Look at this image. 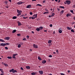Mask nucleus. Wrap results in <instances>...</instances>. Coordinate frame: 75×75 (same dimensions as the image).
<instances>
[{
    "mask_svg": "<svg viewBox=\"0 0 75 75\" xmlns=\"http://www.w3.org/2000/svg\"><path fill=\"white\" fill-rule=\"evenodd\" d=\"M65 2L67 3V4H68V5L70 4H71V1L70 0H66L65 1Z\"/></svg>",
    "mask_w": 75,
    "mask_h": 75,
    "instance_id": "1",
    "label": "nucleus"
},
{
    "mask_svg": "<svg viewBox=\"0 0 75 75\" xmlns=\"http://www.w3.org/2000/svg\"><path fill=\"white\" fill-rule=\"evenodd\" d=\"M33 47L35 48H38V46L35 44L33 45Z\"/></svg>",
    "mask_w": 75,
    "mask_h": 75,
    "instance_id": "2",
    "label": "nucleus"
},
{
    "mask_svg": "<svg viewBox=\"0 0 75 75\" xmlns=\"http://www.w3.org/2000/svg\"><path fill=\"white\" fill-rule=\"evenodd\" d=\"M4 40H10V38L9 37H6L4 38Z\"/></svg>",
    "mask_w": 75,
    "mask_h": 75,
    "instance_id": "3",
    "label": "nucleus"
},
{
    "mask_svg": "<svg viewBox=\"0 0 75 75\" xmlns=\"http://www.w3.org/2000/svg\"><path fill=\"white\" fill-rule=\"evenodd\" d=\"M6 45V44L5 43H1L0 46H2V47H4Z\"/></svg>",
    "mask_w": 75,
    "mask_h": 75,
    "instance_id": "4",
    "label": "nucleus"
},
{
    "mask_svg": "<svg viewBox=\"0 0 75 75\" xmlns=\"http://www.w3.org/2000/svg\"><path fill=\"white\" fill-rule=\"evenodd\" d=\"M59 33H62V29L60 28L59 29Z\"/></svg>",
    "mask_w": 75,
    "mask_h": 75,
    "instance_id": "5",
    "label": "nucleus"
},
{
    "mask_svg": "<svg viewBox=\"0 0 75 75\" xmlns=\"http://www.w3.org/2000/svg\"><path fill=\"white\" fill-rule=\"evenodd\" d=\"M31 7V5H28L26 6V8H30Z\"/></svg>",
    "mask_w": 75,
    "mask_h": 75,
    "instance_id": "6",
    "label": "nucleus"
},
{
    "mask_svg": "<svg viewBox=\"0 0 75 75\" xmlns=\"http://www.w3.org/2000/svg\"><path fill=\"white\" fill-rule=\"evenodd\" d=\"M23 2H21V1H20L19 2H18L17 3V4H18V5H20V4H23Z\"/></svg>",
    "mask_w": 75,
    "mask_h": 75,
    "instance_id": "7",
    "label": "nucleus"
},
{
    "mask_svg": "<svg viewBox=\"0 0 75 75\" xmlns=\"http://www.w3.org/2000/svg\"><path fill=\"white\" fill-rule=\"evenodd\" d=\"M39 72L40 73V74L41 75H42V74H43V71H39Z\"/></svg>",
    "mask_w": 75,
    "mask_h": 75,
    "instance_id": "8",
    "label": "nucleus"
},
{
    "mask_svg": "<svg viewBox=\"0 0 75 75\" xmlns=\"http://www.w3.org/2000/svg\"><path fill=\"white\" fill-rule=\"evenodd\" d=\"M47 62V61H46V60H43L42 61V64H45V63H46V62Z\"/></svg>",
    "mask_w": 75,
    "mask_h": 75,
    "instance_id": "9",
    "label": "nucleus"
},
{
    "mask_svg": "<svg viewBox=\"0 0 75 75\" xmlns=\"http://www.w3.org/2000/svg\"><path fill=\"white\" fill-rule=\"evenodd\" d=\"M17 23L18 24V25H19V26L21 25V23L20 22H19V21H18Z\"/></svg>",
    "mask_w": 75,
    "mask_h": 75,
    "instance_id": "10",
    "label": "nucleus"
},
{
    "mask_svg": "<svg viewBox=\"0 0 75 75\" xmlns=\"http://www.w3.org/2000/svg\"><path fill=\"white\" fill-rule=\"evenodd\" d=\"M17 12L18 13H21V12H22V11H19L17 9Z\"/></svg>",
    "mask_w": 75,
    "mask_h": 75,
    "instance_id": "11",
    "label": "nucleus"
},
{
    "mask_svg": "<svg viewBox=\"0 0 75 75\" xmlns=\"http://www.w3.org/2000/svg\"><path fill=\"white\" fill-rule=\"evenodd\" d=\"M71 28H72V27L69 28V27H67V29L68 30H71Z\"/></svg>",
    "mask_w": 75,
    "mask_h": 75,
    "instance_id": "12",
    "label": "nucleus"
},
{
    "mask_svg": "<svg viewBox=\"0 0 75 75\" xmlns=\"http://www.w3.org/2000/svg\"><path fill=\"white\" fill-rule=\"evenodd\" d=\"M52 42V40H49L48 41V44H51Z\"/></svg>",
    "mask_w": 75,
    "mask_h": 75,
    "instance_id": "13",
    "label": "nucleus"
},
{
    "mask_svg": "<svg viewBox=\"0 0 75 75\" xmlns=\"http://www.w3.org/2000/svg\"><path fill=\"white\" fill-rule=\"evenodd\" d=\"M15 72H17V71L16 70H13V73H15Z\"/></svg>",
    "mask_w": 75,
    "mask_h": 75,
    "instance_id": "14",
    "label": "nucleus"
},
{
    "mask_svg": "<svg viewBox=\"0 0 75 75\" xmlns=\"http://www.w3.org/2000/svg\"><path fill=\"white\" fill-rule=\"evenodd\" d=\"M0 41H1V42H4L5 41L3 39H0Z\"/></svg>",
    "mask_w": 75,
    "mask_h": 75,
    "instance_id": "15",
    "label": "nucleus"
},
{
    "mask_svg": "<svg viewBox=\"0 0 75 75\" xmlns=\"http://www.w3.org/2000/svg\"><path fill=\"white\" fill-rule=\"evenodd\" d=\"M26 68H27V69H30V66H26Z\"/></svg>",
    "mask_w": 75,
    "mask_h": 75,
    "instance_id": "16",
    "label": "nucleus"
},
{
    "mask_svg": "<svg viewBox=\"0 0 75 75\" xmlns=\"http://www.w3.org/2000/svg\"><path fill=\"white\" fill-rule=\"evenodd\" d=\"M71 16V14L69 13H68L66 15L67 17H68L69 16Z\"/></svg>",
    "mask_w": 75,
    "mask_h": 75,
    "instance_id": "17",
    "label": "nucleus"
},
{
    "mask_svg": "<svg viewBox=\"0 0 75 75\" xmlns=\"http://www.w3.org/2000/svg\"><path fill=\"white\" fill-rule=\"evenodd\" d=\"M13 70H14V69H12L11 70H10L9 71L10 72H12L13 73Z\"/></svg>",
    "mask_w": 75,
    "mask_h": 75,
    "instance_id": "18",
    "label": "nucleus"
},
{
    "mask_svg": "<svg viewBox=\"0 0 75 75\" xmlns=\"http://www.w3.org/2000/svg\"><path fill=\"white\" fill-rule=\"evenodd\" d=\"M64 10H62L60 12V14H62L64 13Z\"/></svg>",
    "mask_w": 75,
    "mask_h": 75,
    "instance_id": "19",
    "label": "nucleus"
},
{
    "mask_svg": "<svg viewBox=\"0 0 75 75\" xmlns=\"http://www.w3.org/2000/svg\"><path fill=\"white\" fill-rule=\"evenodd\" d=\"M34 17H35V18H37V14H35L33 16Z\"/></svg>",
    "mask_w": 75,
    "mask_h": 75,
    "instance_id": "20",
    "label": "nucleus"
},
{
    "mask_svg": "<svg viewBox=\"0 0 75 75\" xmlns=\"http://www.w3.org/2000/svg\"><path fill=\"white\" fill-rule=\"evenodd\" d=\"M36 30L38 32H39L40 31V29L38 28H37L36 29Z\"/></svg>",
    "mask_w": 75,
    "mask_h": 75,
    "instance_id": "21",
    "label": "nucleus"
},
{
    "mask_svg": "<svg viewBox=\"0 0 75 75\" xmlns=\"http://www.w3.org/2000/svg\"><path fill=\"white\" fill-rule=\"evenodd\" d=\"M16 30H14L13 31L12 33H16Z\"/></svg>",
    "mask_w": 75,
    "mask_h": 75,
    "instance_id": "22",
    "label": "nucleus"
},
{
    "mask_svg": "<svg viewBox=\"0 0 75 75\" xmlns=\"http://www.w3.org/2000/svg\"><path fill=\"white\" fill-rule=\"evenodd\" d=\"M0 71L2 73H3V72H3V70L1 69H0Z\"/></svg>",
    "mask_w": 75,
    "mask_h": 75,
    "instance_id": "23",
    "label": "nucleus"
},
{
    "mask_svg": "<svg viewBox=\"0 0 75 75\" xmlns=\"http://www.w3.org/2000/svg\"><path fill=\"white\" fill-rule=\"evenodd\" d=\"M38 59H39V60H40V61L42 60V59L41 58H40V57H38Z\"/></svg>",
    "mask_w": 75,
    "mask_h": 75,
    "instance_id": "24",
    "label": "nucleus"
},
{
    "mask_svg": "<svg viewBox=\"0 0 75 75\" xmlns=\"http://www.w3.org/2000/svg\"><path fill=\"white\" fill-rule=\"evenodd\" d=\"M54 16H55V13H52V17H53Z\"/></svg>",
    "mask_w": 75,
    "mask_h": 75,
    "instance_id": "25",
    "label": "nucleus"
},
{
    "mask_svg": "<svg viewBox=\"0 0 75 75\" xmlns=\"http://www.w3.org/2000/svg\"><path fill=\"white\" fill-rule=\"evenodd\" d=\"M12 18L13 19H16V18H17V17L16 16H14V17H13Z\"/></svg>",
    "mask_w": 75,
    "mask_h": 75,
    "instance_id": "26",
    "label": "nucleus"
},
{
    "mask_svg": "<svg viewBox=\"0 0 75 75\" xmlns=\"http://www.w3.org/2000/svg\"><path fill=\"white\" fill-rule=\"evenodd\" d=\"M45 11H47V12H49V11L47 9V8H45Z\"/></svg>",
    "mask_w": 75,
    "mask_h": 75,
    "instance_id": "27",
    "label": "nucleus"
},
{
    "mask_svg": "<svg viewBox=\"0 0 75 75\" xmlns=\"http://www.w3.org/2000/svg\"><path fill=\"white\" fill-rule=\"evenodd\" d=\"M7 58H8V59H11V58H12V57H8Z\"/></svg>",
    "mask_w": 75,
    "mask_h": 75,
    "instance_id": "28",
    "label": "nucleus"
},
{
    "mask_svg": "<svg viewBox=\"0 0 75 75\" xmlns=\"http://www.w3.org/2000/svg\"><path fill=\"white\" fill-rule=\"evenodd\" d=\"M42 6V5L40 4H38L36 5V6Z\"/></svg>",
    "mask_w": 75,
    "mask_h": 75,
    "instance_id": "29",
    "label": "nucleus"
},
{
    "mask_svg": "<svg viewBox=\"0 0 75 75\" xmlns=\"http://www.w3.org/2000/svg\"><path fill=\"white\" fill-rule=\"evenodd\" d=\"M71 32H72V33H75V31L73 29H71Z\"/></svg>",
    "mask_w": 75,
    "mask_h": 75,
    "instance_id": "30",
    "label": "nucleus"
},
{
    "mask_svg": "<svg viewBox=\"0 0 75 75\" xmlns=\"http://www.w3.org/2000/svg\"><path fill=\"white\" fill-rule=\"evenodd\" d=\"M18 48H20V47H21V45L19 44L18 45Z\"/></svg>",
    "mask_w": 75,
    "mask_h": 75,
    "instance_id": "31",
    "label": "nucleus"
},
{
    "mask_svg": "<svg viewBox=\"0 0 75 75\" xmlns=\"http://www.w3.org/2000/svg\"><path fill=\"white\" fill-rule=\"evenodd\" d=\"M59 8H64L65 7L64 6H59Z\"/></svg>",
    "mask_w": 75,
    "mask_h": 75,
    "instance_id": "32",
    "label": "nucleus"
},
{
    "mask_svg": "<svg viewBox=\"0 0 75 75\" xmlns=\"http://www.w3.org/2000/svg\"><path fill=\"white\" fill-rule=\"evenodd\" d=\"M32 75H35V73L34 72H33L31 73Z\"/></svg>",
    "mask_w": 75,
    "mask_h": 75,
    "instance_id": "33",
    "label": "nucleus"
},
{
    "mask_svg": "<svg viewBox=\"0 0 75 75\" xmlns=\"http://www.w3.org/2000/svg\"><path fill=\"white\" fill-rule=\"evenodd\" d=\"M70 11L71 13H72L73 14H74V11H73V10H70Z\"/></svg>",
    "mask_w": 75,
    "mask_h": 75,
    "instance_id": "34",
    "label": "nucleus"
},
{
    "mask_svg": "<svg viewBox=\"0 0 75 75\" xmlns=\"http://www.w3.org/2000/svg\"><path fill=\"white\" fill-rule=\"evenodd\" d=\"M17 35H18V37H20V36H21V35H20V34H17Z\"/></svg>",
    "mask_w": 75,
    "mask_h": 75,
    "instance_id": "35",
    "label": "nucleus"
},
{
    "mask_svg": "<svg viewBox=\"0 0 75 75\" xmlns=\"http://www.w3.org/2000/svg\"><path fill=\"white\" fill-rule=\"evenodd\" d=\"M35 17L33 16L32 17V20H33V19H35Z\"/></svg>",
    "mask_w": 75,
    "mask_h": 75,
    "instance_id": "36",
    "label": "nucleus"
},
{
    "mask_svg": "<svg viewBox=\"0 0 75 75\" xmlns=\"http://www.w3.org/2000/svg\"><path fill=\"white\" fill-rule=\"evenodd\" d=\"M4 65H5V66H6V67L8 66V65L7 64H6L4 63Z\"/></svg>",
    "mask_w": 75,
    "mask_h": 75,
    "instance_id": "37",
    "label": "nucleus"
},
{
    "mask_svg": "<svg viewBox=\"0 0 75 75\" xmlns=\"http://www.w3.org/2000/svg\"><path fill=\"white\" fill-rule=\"evenodd\" d=\"M28 18V17H23V18H24V19H26V18Z\"/></svg>",
    "mask_w": 75,
    "mask_h": 75,
    "instance_id": "38",
    "label": "nucleus"
},
{
    "mask_svg": "<svg viewBox=\"0 0 75 75\" xmlns=\"http://www.w3.org/2000/svg\"><path fill=\"white\" fill-rule=\"evenodd\" d=\"M39 28L40 30H41L42 29V27H40Z\"/></svg>",
    "mask_w": 75,
    "mask_h": 75,
    "instance_id": "39",
    "label": "nucleus"
},
{
    "mask_svg": "<svg viewBox=\"0 0 75 75\" xmlns=\"http://www.w3.org/2000/svg\"><path fill=\"white\" fill-rule=\"evenodd\" d=\"M18 54H14L13 55V56H16V55H17Z\"/></svg>",
    "mask_w": 75,
    "mask_h": 75,
    "instance_id": "40",
    "label": "nucleus"
},
{
    "mask_svg": "<svg viewBox=\"0 0 75 75\" xmlns=\"http://www.w3.org/2000/svg\"><path fill=\"white\" fill-rule=\"evenodd\" d=\"M21 13H19L17 15V16H20V15H21Z\"/></svg>",
    "mask_w": 75,
    "mask_h": 75,
    "instance_id": "41",
    "label": "nucleus"
},
{
    "mask_svg": "<svg viewBox=\"0 0 75 75\" xmlns=\"http://www.w3.org/2000/svg\"><path fill=\"white\" fill-rule=\"evenodd\" d=\"M20 44L21 45H23V42H20Z\"/></svg>",
    "mask_w": 75,
    "mask_h": 75,
    "instance_id": "42",
    "label": "nucleus"
},
{
    "mask_svg": "<svg viewBox=\"0 0 75 75\" xmlns=\"http://www.w3.org/2000/svg\"><path fill=\"white\" fill-rule=\"evenodd\" d=\"M26 38H27L28 39L29 38V36L28 35H27L26 36Z\"/></svg>",
    "mask_w": 75,
    "mask_h": 75,
    "instance_id": "43",
    "label": "nucleus"
},
{
    "mask_svg": "<svg viewBox=\"0 0 75 75\" xmlns=\"http://www.w3.org/2000/svg\"><path fill=\"white\" fill-rule=\"evenodd\" d=\"M48 17L49 18H51V17H52V15H51V16L49 15Z\"/></svg>",
    "mask_w": 75,
    "mask_h": 75,
    "instance_id": "44",
    "label": "nucleus"
},
{
    "mask_svg": "<svg viewBox=\"0 0 75 75\" xmlns=\"http://www.w3.org/2000/svg\"><path fill=\"white\" fill-rule=\"evenodd\" d=\"M23 40L24 41H25V40H26V38H24L23 39Z\"/></svg>",
    "mask_w": 75,
    "mask_h": 75,
    "instance_id": "45",
    "label": "nucleus"
},
{
    "mask_svg": "<svg viewBox=\"0 0 75 75\" xmlns=\"http://www.w3.org/2000/svg\"><path fill=\"white\" fill-rule=\"evenodd\" d=\"M50 27H52V24H50Z\"/></svg>",
    "mask_w": 75,
    "mask_h": 75,
    "instance_id": "46",
    "label": "nucleus"
},
{
    "mask_svg": "<svg viewBox=\"0 0 75 75\" xmlns=\"http://www.w3.org/2000/svg\"><path fill=\"white\" fill-rule=\"evenodd\" d=\"M47 60L48 61V62H50V59H48Z\"/></svg>",
    "mask_w": 75,
    "mask_h": 75,
    "instance_id": "47",
    "label": "nucleus"
},
{
    "mask_svg": "<svg viewBox=\"0 0 75 75\" xmlns=\"http://www.w3.org/2000/svg\"><path fill=\"white\" fill-rule=\"evenodd\" d=\"M73 8H75V4H74L73 5Z\"/></svg>",
    "mask_w": 75,
    "mask_h": 75,
    "instance_id": "48",
    "label": "nucleus"
},
{
    "mask_svg": "<svg viewBox=\"0 0 75 75\" xmlns=\"http://www.w3.org/2000/svg\"><path fill=\"white\" fill-rule=\"evenodd\" d=\"M5 49H6V50H8V47H5Z\"/></svg>",
    "mask_w": 75,
    "mask_h": 75,
    "instance_id": "49",
    "label": "nucleus"
},
{
    "mask_svg": "<svg viewBox=\"0 0 75 75\" xmlns=\"http://www.w3.org/2000/svg\"><path fill=\"white\" fill-rule=\"evenodd\" d=\"M56 52L57 54L58 53V50H56Z\"/></svg>",
    "mask_w": 75,
    "mask_h": 75,
    "instance_id": "50",
    "label": "nucleus"
},
{
    "mask_svg": "<svg viewBox=\"0 0 75 75\" xmlns=\"http://www.w3.org/2000/svg\"><path fill=\"white\" fill-rule=\"evenodd\" d=\"M52 57V55H50L49 56V57H50V58H51Z\"/></svg>",
    "mask_w": 75,
    "mask_h": 75,
    "instance_id": "51",
    "label": "nucleus"
},
{
    "mask_svg": "<svg viewBox=\"0 0 75 75\" xmlns=\"http://www.w3.org/2000/svg\"><path fill=\"white\" fill-rule=\"evenodd\" d=\"M30 15H32L33 14V13H32V12H30Z\"/></svg>",
    "mask_w": 75,
    "mask_h": 75,
    "instance_id": "52",
    "label": "nucleus"
},
{
    "mask_svg": "<svg viewBox=\"0 0 75 75\" xmlns=\"http://www.w3.org/2000/svg\"><path fill=\"white\" fill-rule=\"evenodd\" d=\"M21 69L22 71H23V70H24V69H23V68L22 67H21Z\"/></svg>",
    "mask_w": 75,
    "mask_h": 75,
    "instance_id": "53",
    "label": "nucleus"
},
{
    "mask_svg": "<svg viewBox=\"0 0 75 75\" xmlns=\"http://www.w3.org/2000/svg\"><path fill=\"white\" fill-rule=\"evenodd\" d=\"M12 58H14V59H15V58H16V57H15V56H13L12 57Z\"/></svg>",
    "mask_w": 75,
    "mask_h": 75,
    "instance_id": "54",
    "label": "nucleus"
},
{
    "mask_svg": "<svg viewBox=\"0 0 75 75\" xmlns=\"http://www.w3.org/2000/svg\"><path fill=\"white\" fill-rule=\"evenodd\" d=\"M5 44H6V45H10V44H9L8 43H6Z\"/></svg>",
    "mask_w": 75,
    "mask_h": 75,
    "instance_id": "55",
    "label": "nucleus"
},
{
    "mask_svg": "<svg viewBox=\"0 0 75 75\" xmlns=\"http://www.w3.org/2000/svg\"><path fill=\"white\" fill-rule=\"evenodd\" d=\"M60 75H65V74H64L63 73H60Z\"/></svg>",
    "mask_w": 75,
    "mask_h": 75,
    "instance_id": "56",
    "label": "nucleus"
},
{
    "mask_svg": "<svg viewBox=\"0 0 75 75\" xmlns=\"http://www.w3.org/2000/svg\"><path fill=\"white\" fill-rule=\"evenodd\" d=\"M47 14V12H45L44 13H43L44 14Z\"/></svg>",
    "mask_w": 75,
    "mask_h": 75,
    "instance_id": "57",
    "label": "nucleus"
},
{
    "mask_svg": "<svg viewBox=\"0 0 75 75\" xmlns=\"http://www.w3.org/2000/svg\"><path fill=\"white\" fill-rule=\"evenodd\" d=\"M75 23L74 22L73 23H71V24L72 25L73 24H75Z\"/></svg>",
    "mask_w": 75,
    "mask_h": 75,
    "instance_id": "58",
    "label": "nucleus"
},
{
    "mask_svg": "<svg viewBox=\"0 0 75 75\" xmlns=\"http://www.w3.org/2000/svg\"><path fill=\"white\" fill-rule=\"evenodd\" d=\"M43 3H45V1H43Z\"/></svg>",
    "mask_w": 75,
    "mask_h": 75,
    "instance_id": "59",
    "label": "nucleus"
},
{
    "mask_svg": "<svg viewBox=\"0 0 75 75\" xmlns=\"http://www.w3.org/2000/svg\"><path fill=\"white\" fill-rule=\"evenodd\" d=\"M44 32H46V33H47V30H44Z\"/></svg>",
    "mask_w": 75,
    "mask_h": 75,
    "instance_id": "60",
    "label": "nucleus"
},
{
    "mask_svg": "<svg viewBox=\"0 0 75 75\" xmlns=\"http://www.w3.org/2000/svg\"><path fill=\"white\" fill-rule=\"evenodd\" d=\"M57 10L58 11H59L60 10L59 9L57 8Z\"/></svg>",
    "mask_w": 75,
    "mask_h": 75,
    "instance_id": "61",
    "label": "nucleus"
},
{
    "mask_svg": "<svg viewBox=\"0 0 75 75\" xmlns=\"http://www.w3.org/2000/svg\"><path fill=\"white\" fill-rule=\"evenodd\" d=\"M9 1H10V2H11V0H8Z\"/></svg>",
    "mask_w": 75,
    "mask_h": 75,
    "instance_id": "62",
    "label": "nucleus"
},
{
    "mask_svg": "<svg viewBox=\"0 0 75 75\" xmlns=\"http://www.w3.org/2000/svg\"><path fill=\"white\" fill-rule=\"evenodd\" d=\"M30 51H32V50H31V49H30Z\"/></svg>",
    "mask_w": 75,
    "mask_h": 75,
    "instance_id": "63",
    "label": "nucleus"
},
{
    "mask_svg": "<svg viewBox=\"0 0 75 75\" xmlns=\"http://www.w3.org/2000/svg\"><path fill=\"white\" fill-rule=\"evenodd\" d=\"M73 19H74V20H75V16L74 17Z\"/></svg>",
    "mask_w": 75,
    "mask_h": 75,
    "instance_id": "64",
    "label": "nucleus"
}]
</instances>
